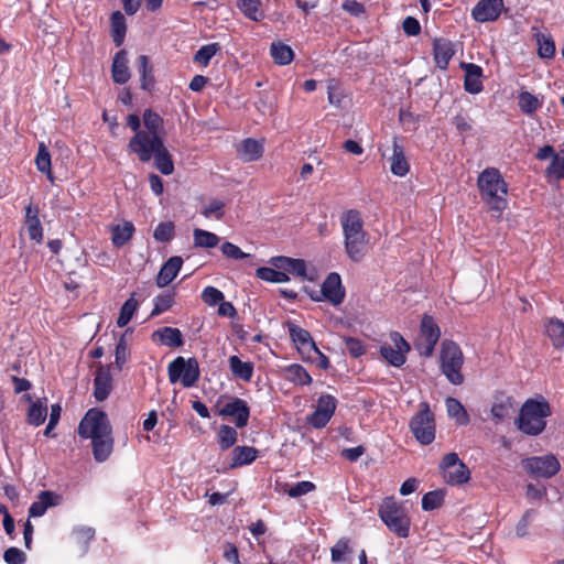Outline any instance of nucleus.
<instances>
[{
	"instance_id": "nucleus-1",
	"label": "nucleus",
	"mask_w": 564,
	"mask_h": 564,
	"mask_svg": "<svg viewBox=\"0 0 564 564\" xmlns=\"http://www.w3.org/2000/svg\"><path fill=\"white\" fill-rule=\"evenodd\" d=\"M128 149L142 163L153 160L155 169L163 175L173 174V156L164 144L163 135L138 131V134L130 138Z\"/></svg>"
},
{
	"instance_id": "nucleus-2",
	"label": "nucleus",
	"mask_w": 564,
	"mask_h": 564,
	"mask_svg": "<svg viewBox=\"0 0 564 564\" xmlns=\"http://www.w3.org/2000/svg\"><path fill=\"white\" fill-rule=\"evenodd\" d=\"M340 225L348 258L354 262H360L368 250V235L364 229L361 213L357 209L344 212L340 215Z\"/></svg>"
},
{
	"instance_id": "nucleus-3",
	"label": "nucleus",
	"mask_w": 564,
	"mask_h": 564,
	"mask_svg": "<svg viewBox=\"0 0 564 564\" xmlns=\"http://www.w3.org/2000/svg\"><path fill=\"white\" fill-rule=\"evenodd\" d=\"M481 199L499 215L507 208L508 184L497 167H486L477 178Z\"/></svg>"
},
{
	"instance_id": "nucleus-4",
	"label": "nucleus",
	"mask_w": 564,
	"mask_h": 564,
	"mask_svg": "<svg viewBox=\"0 0 564 564\" xmlns=\"http://www.w3.org/2000/svg\"><path fill=\"white\" fill-rule=\"evenodd\" d=\"M551 414V405L543 397L528 399L520 409L516 424L522 433L536 436L545 430V419Z\"/></svg>"
},
{
	"instance_id": "nucleus-5",
	"label": "nucleus",
	"mask_w": 564,
	"mask_h": 564,
	"mask_svg": "<svg viewBox=\"0 0 564 564\" xmlns=\"http://www.w3.org/2000/svg\"><path fill=\"white\" fill-rule=\"evenodd\" d=\"M463 365L464 354L458 344L453 340H444L440 352V369L454 386L464 383Z\"/></svg>"
},
{
	"instance_id": "nucleus-6",
	"label": "nucleus",
	"mask_w": 564,
	"mask_h": 564,
	"mask_svg": "<svg viewBox=\"0 0 564 564\" xmlns=\"http://www.w3.org/2000/svg\"><path fill=\"white\" fill-rule=\"evenodd\" d=\"M378 516L387 528L399 538L410 534L411 519L405 509L393 498H386L378 510Z\"/></svg>"
},
{
	"instance_id": "nucleus-7",
	"label": "nucleus",
	"mask_w": 564,
	"mask_h": 564,
	"mask_svg": "<svg viewBox=\"0 0 564 564\" xmlns=\"http://www.w3.org/2000/svg\"><path fill=\"white\" fill-rule=\"evenodd\" d=\"M409 427L415 440L421 445H430L435 440V415L427 402L420 404V410L411 417Z\"/></svg>"
},
{
	"instance_id": "nucleus-8",
	"label": "nucleus",
	"mask_w": 564,
	"mask_h": 564,
	"mask_svg": "<svg viewBox=\"0 0 564 564\" xmlns=\"http://www.w3.org/2000/svg\"><path fill=\"white\" fill-rule=\"evenodd\" d=\"M167 375L171 383L180 381L184 388L195 387L200 377L198 361L195 357L185 359L178 356L169 364Z\"/></svg>"
},
{
	"instance_id": "nucleus-9",
	"label": "nucleus",
	"mask_w": 564,
	"mask_h": 564,
	"mask_svg": "<svg viewBox=\"0 0 564 564\" xmlns=\"http://www.w3.org/2000/svg\"><path fill=\"white\" fill-rule=\"evenodd\" d=\"M77 432L82 438L91 440L104 434H111L112 427L105 411L91 408L80 420Z\"/></svg>"
},
{
	"instance_id": "nucleus-10",
	"label": "nucleus",
	"mask_w": 564,
	"mask_h": 564,
	"mask_svg": "<svg viewBox=\"0 0 564 564\" xmlns=\"http://www.w3.org/2000/svg\"><path fill=\"white\" fill-rule=\"evenodd\" d=\"M440 469L446 484L459 486L470 479V470L455 452L446 454L440 463Z\"/></svg>"
},
{
	"instance_id": "nucleus-11",
	"label": "nucleus",
	"mask_w": 564,
	"mask_h": 564,
	"mask_svg": "<svg viewBox=\"0 0 564 564\" xmlns=\"http://www.w3.org/2000/svg\"><path fill=\"white\" fill-rule=\"evenodd\" d=\"M389 337L391 344H382L380 355L389 365L400 368L405 364L411 346L399 332H391Z\"/></svg>"
},
{
	"instance_id": "nucleus-12",
	"label": "nucleus",
	"mask_w": 564,
	"mask_h": 564,
	"mask_svg": "<svg viewBox=\"0 0 564 564\" xmlns=\"http://www.w3.org/2000/svg\"><path fill=\"white\" fill-rule=\"evenodd\" d=\"M522 467L533 477L551 478L560 471L561 464L555 455L547 454L523 459Z\"/></svg>"
},
{
	"instance_id": "nucleus-13",
	"label": "nucleus",
	"mask_w": 564,
	"mask_h": 564,
	"mask_svg": "<svg viewBox=\"0 0 564 564\" xmlns=\"http://www.w3.org/2000/svg\"><path fill=\"white\" fill-rule=\"evenodd\" d=\"M440 337L441 329L434 318L430 315H424L421 321L420 338L416 343L419 354L426 358L431 357Z\"/></svg>"
},
{
	"instance_id": "nucleus-14",
	"label": "nucleus",
	"mask_w": 564,
	"mask_h": 564,
	"mask_svg": "<svg viewBox=\"0 0 564 564\" xmlns=\"http://www.w3.org/2000/svg\"><path fill=\"white\" fill-rule=\"evenodd\" d=\"M288 332L291 340L295 345L304 360L311 359L312 351H317V346L311 333L293 322L286 323Z\"/></svg>"
},
{
	"instance_id": "nucleus-15",
	"label": "nucleus",
	"mask_w": 564,
	"mask_h": 564,
	"mask_svg": "<svg viewBox=\"0 0 564 564\" xmlns=\"http://www.w3.org/2000/svg\"><path fill=\"white\" fill-rule=\"evenodd\" d=\"M503 7V0H480L473 8L471 17L480 23L494 22L501 15Z\"/></svg>"
},
{
	"instance_id": "nucleus-16",
	"label": "nucleus",
	"mask_w": 564,
	"mask_h": 564,
	"mask_svg": "<svg viewBox=\"0 0 564 564\" xmlns=\"http://www.w3.org/2000/svg\"><path fill=\"white\" fill-rule=\"evenodd\" d=\"M219 415L234 417L236 426L242 429L248 424L250 408L243 399L235 397L219 410Z\"/></svg>"
},
{
	"instance_id": "nucleus-17",
	"label": "nucleus",
	"mask_w": 564,
	"mask_h": 564,
	"mask_svg": "<svg viewBox=\"0 0 564 564\" xmlns=\"http://www.w3.org/2000/svg\"><path fill=\"white\" fill-rule=\"evenodd\" d=\"M323 299L337 306L345 300V288L341 284L340 275L337 272H330L321 286Z\"/></svg>"
},
{
	"instance_id": "nucleus-18",
	"label": "nucleus",
	"mask_w": 564,
	"mask_h": 564,
	"mask_svg": "<svg viewBox=\"0 0 564 564\" xmlns=\"http://www.w3.org/2000/svg\"><path fill=\"white\" fill-rule=\"evenodd\" d=\"M462 69L465 72L464 89L465 91L477 95L482 91V77L484 69L481 66L474 63H460Z\"/></svg>"
},
{
	"instance_id": "nucleus-19",
	"label": "nucleus",
	"mask_w": 564,
	"mask_h": 564,
	"mask_svg": "<svg viewBox=\"0 0 564 564\" xmlns=\"http://www.w3.org/2000/svg\"><path fill=\"white\" fill-rule=\"evenodd\" d=\"M113 389L110 366H99L94 378V397L97 401H105Z\"/></svg>"
},
{
	"instance_id": "nucleus-20",
	"label": "nucleus",
	"mask_w": 564,
	"mask_h": 564,
	"mask_svg": "<svg viewBox=\"0 0 564 564\" xmlns=\"http://www.w3.org/2000/svg\"><path fill=\"white\" fill-rule=\"evenodd\" d=\"M454 43L451 40L435 37L433 40V58L436 67L442 70L448 68L449 62L455 55Z\"/></svg>"
},
{
	"instance_id": "nucleus-21",
	"label": "nucleus",
	"mask_w": 564,
	"mask_h": 564,
	"mask_svg": "<svg viewBox=\"0 0 564 564\" xmlns=\"http://www.w3.org/2000/svg\"><path fill=\"white\" fill-rule=\"evenodd\" d=\"M269 262L272 267L283 270L288 275L291 273L301 279L306 278V262L303 259L279 256L271 258Z\"/></svg>"
},
{
	"instance_id": "nucleus-22",
	"label": "nucleus",
	"mask_w": 564,
	"mask_h": 564,
	"mask_svg": "<svg viewBox=\"0 0 564 564\" xmlns=\"http://www.w3.org/2000/svg\"><path fill=\"white\" fill-rule=\"evenodd\" d=\"M24 225L29 238L41 243L43 241V227L40 220V210L36 205L29 204L25 207Z\"/></svg>"
},
{
	"instance_id": "nucleus-23",
	"label": "nucleus",
	"mask_w": 564,
	"mask_h": 564,
	"mask_svg": "<svg viewBox=\"0 0 564 564\" xmlns=\"http://www.w3.org/2000/svg\"><path fill=\"white\" fill-rule=\"evenodd\" d=\"M153 341L171 348L182 347L184 337L182 332L176 327L164 326L154 330L151 335Z\"/></svg>"
},
{
	"instance_id": "nucleus-24",
	"label": "nucleus",
	"mask_w": 564,
	"mask_h": 564,
	"mask_svg": "<svg viewBox=\"0 0 564 564\" xmlns=\"http://www.w3.org/2000/svg\"><path fill=\"white\" fill-rule=\"evenodd\" d=\"M183 265V259L180 256H173L163 263L158 275L156 285L159 288H165L169 285L178 274Z\"/></svg>"
},
{
	"instance_id": "nucleus-25",
	"label": "nucleus",
	"mask_w": 564,
	"mask_h": 564,
	"mask_svg": "<svg viewBox=\"0 0 564 564\" xmlns=\"http://www.w3.org/2000/svg\"><path fill=\"white\" fill-rule=\"evenodd\" d=\"M392 149H393V153L390 159L391 173L395 176L403 177L409 173L410 164L405 158L403 145L399 143L398 137H393Z\"/></svg>"
},
{
	"instance_id": "nucleus-26",
	"label": "nucleus",
	"mask_w": 564,
	"mask_h": 564,
	"mask_svg": "<svg viewBox=\"0 0 564 564\" xmlns=\"http://www.w3.org/2000/svg\"><path fill=\"white\" fill-rule=\"evenodd\" d=\"M263 142L253 138H247L241 141L237 148V153L243 162H254L263 156Z\"/></svg>"
},
{
	"instance_id": "nucleus-27",
	"label": "nucleus",
	"mask_w": 564,
	"mask_h": 564,
	"mask_svg": "<svg viewBox=\"0 0 564 564\" xmlns=\"http://www.w3.org/2000/svg\"><path fill=\"white\" fill-rule=\"evenodd\" d=\"M111 76L113 82L120 85L126 84L130 79L131 75L126 50H120L115 54L111 65Z\"/></svg>"
},
{
	"instance_id": "nucleus-28",
	"label": "nucleus",
	"mask_w": 564,
	"mask_h": 564,
	"mask_svg": "<svg viewBox=\"0 0 564 564\" xmlns=\"http://www.w3.org/2000/svg\"><path fill=\"white\" fill-rule=\"evenodd\" d=\"M25 399L30 402V406L26 413V422L33 426L42 425L47 416V399H37L32 401L30 394L25 395Z\"/></svg>"
},
{
	"instance_id": "nucleus-29",
	"label": "nucleus",
	"mask_w": 564,
	"mask_h": 564,
	"mask_svg": "<svg viewBox=\"0 0 564 564\" xmlns=\"http://www.w3.org/2000/svg\"><path fill=\"white\" fill-rule=\"evenodd\" d=\"M90 441L95 460L98 463L106 462L113 451L115 441L112 433L104 434L102 436L91 438Z\"/></svg>"
},
{
	"instance_id": "nucleus-30",
	"label": "nucleus",
	"mask_w": 564,
	"mask_h": 564,
	"mask_svg": "<svg viewBox=\"0 0 564 564\" xmlns=\"http://www.w3.org/2000/svg\"><path fill=\"white\" fill-rule=\"evenodd\" d=\"M544 334L555 349L564 347V322L557 317H549L544 322Z\"/></svg>"
},
{
	"instance_id": "nucleus-31",
	"label": "nucleus",
	"mask_w": 564,
	"mask_h": 564,
	"mask_svg": "<svg viewBox=\"0 0 564 564\" xmlns=\"http://www.w3.org/2000/svg\"><path fill=\"white\" fill-rule=\"evenodd\" d=\"M58 496L50 490L41 491L37 500L29 508V517H42L50 507L57 505Z\"/></svg>"
},
{
	"instance_id": "nucleus-32",
	"label": "nucleus",
	"mask_w": 564,
	"mask_h": 564,
	"mask_svg": "<svg viewBox=\"0 0 564 564\" xmlns=\"http://www.w3.org/2000/svg\"><path fill=\"white\" fill-rule=\"evenodd\" d=\"M137 67L140 74V87L143 90L151 91L154 87L155 79L149 57L147 55H140L137 58Z\"/></svg>"
},
{
	"instance_id": "nucleus-33",
	"label": "nucleus",
	"mask_w": 564,
	"mask_h": 564,
	"mask_svg": "<svg viewBox=\"0 0 564 564\" xmlns=\"http://www.w3.org/2000/svg\"><path fill=\"white\" fill-rule=\"evenodd\" d=\"M284 378L296 386H310L313 382L311 375L300 364H291L283 369Z\"/></svg>"
},
{
	"instance_id": "nucleus-34",
	"label": "nucleus",
	"mask_w": 564,
	"mask_h": 564,
	"mask_svg": "<svg viewBox=\"0 0 564 564\" xmlns=\"http://www.w3.org/2000/svg\"><path fill=\"white\" fill-rule=\"evenodd\" d=\"M229 368L235 378L249 382L253 376V364L251 361H242L238 356H230L228 359Z\"/></svg>"
},
{
	"instance_id": "nucleus-35",
	"label": "nucleus",
	"mask_w": 564,
	"mask_h": 564,
	"mask_svg": "<svg viewBox=\"0 0 564 564\" xmlns=\"http://www.w3.org/2000/svg\"><path fill=\"white\" fill-rule=\"evenodd\" d=\"M237 8L251 21L260 22L265 18L261 0H237Z\"/></svg>"
},
{
	"instance_id": "nucleus-36",
	"label": "nucleus",
	"mask_w": 564,
	"mask_h": 564,
	"mask_svg": "<svg viewBox=\"0 0 564 564\" xmlns=\"http://www.w3.org/2000/svg\"><path fill=\"white\" fill-rule=\"evenodd\" d=\"M258 449L251 446H236L232 449L231 468L242 467L250 465L258 457Z\"/></svg>"
},
{
	"instance_id": "nucleus-37",
	"label": "nucleus",
	"mask_w": 564,
	"mask_h": 564,
	"mask_svg": "<svg viewBox=\"0 0 564 564\" xmlns=\"http://www.w3.org/2000/svg\"><path fill=\"white\" fill-rule=\"evenodd\" d=\"M110 31L115 45L121 46L124 42L127 23L126 18L120 11L112 12L110 17Z\"/></svg>"
},
{
	"instance_id": "nucleus-38",
	"label": "nucleus",
	"mask_w": 564,
	"mask_h": 564,
	"mask_svg": "<svg viewBox=\"0 0 564 564\" xmlns=\"http://www.w3.org/2000/svg\"><path fill=\"white\" fill-rule=\"evenodd\" d=\"M142 121L145 128L143 132L164 135V120L158 112L152 109H145L142 116Z\"/></svg>"
},
{
	"instance_id": "nucleus-39",
	"label": "nucleus",
	"mask_w": 564,
	"mask_h": 564,
	"mask_svg": "<svg viewBox=\"0 0 564 564\" xmlns=\"http://www.w3.org/2000/svg\"><path fill=\"white\" fill-rule=\"evenodd\" d=\"M352 549L348 538H340L330 549V560L333 563L351 562Z\"/></svg>"
},
{
	"instance_id": "nucleus-40",
	"label": "nucleus",
	"mask_w": 564,
	"mask_h": 564,
	"mask_svg": "<svg viewBox=\"0 0 564 564\" xmlns=\"http://www.w3.org/2000/svg\"><path fill=\"white\" fill-rule=\"evenodd\" d=\"M446 409L449 417L455 419L456 423L460 426H465L470 422L469 414L467 413L464 405L455 398L446 399Z\"/></svg>"
},
{
	"instance_id": "nucleus-41",
	"label": "nucleus",
	"mask_w": 564,
	"mask_h": 564,
	"mask_svg": "<svg viewBox=\"0 0 564 564\" xmlns=\"http://www.w3.org/2000/svg\"><path fill=\"white\" fill-rule=\"evenodd\" d=\"M134 226L130 221H126L122 226L117 225L111 229V240L115 247L124 246L133 236Z\"/></svg>"
},
{
	"instance_id": "nucleus-42",
	"label": "nucleus",
	"mask_w": 564,
	"mask_h": 564,
	"mask_svg": "<svg viewBox=\"0 0 564 564\" xmlns=\"http://www.w3.org/2000/svg\"><path fill=\"white\" fill-rule=\"evenodd\" d=\"M139 307V301L135 299V292L131 293L130 297L120 307L119 316L117 318V326L124 327L129 324L134 313Z\"/></svg>"
},
{
	"instance_id": "nucleus-43",
	"label": "nucleus",
	"mask_w": 564,
	"mask_h": 564,
	"mask_svg": "<svg viewBox=\"0 0 564 564\" xmlns=\"http://www.w3.org/2000/svg\"><path fill=\"white\" fill-rule=\"evenodd\" d=\"M270 53L274 63L278 65H288L294 57L292 48L282 42H273L271 44Z\"/></svg>"
},
{
	"instance_id": "nucleus-44",
	"label": "nucleus",
	"mask_w": 564,
	"mask_h": 564,
	"mask_svg": "<svg viewBox=\"0 0 564 564\" xmlns=\"http://www.w3.org/2000/svg\"><path fill=\"white\" fill-rule=\"evenodd\" d=\"M256 275L257 278L271 283H285L290 281V276L283 272V270L274 267H261L257 269Z\"/></svg>"
},
{
	"instance_id": "nucleus-45",
	"label": "nucleus",
	"mask_w": 564,
	"mask_h": 564,
	"mask_svg": "<svg viewBox=\"0 0 564 564\" xmlns=\"http://www.w3.org/2000/svg\"><path fill=\"white\" fill-rule=\"evenodd\" d=\"M538 56L542 59H551L555 55V43L551 35L544 33L536 34Z\"/></svg>"
},
{
	"instance_id": "nucleus-46",
	"label": "nucleus",
	"mask_w": 564,
	"mask_h": 564,
	"mask_svg": "<svg viewBox=\"0 0 564 564\" xmlns=\"http://www.w3.org/2000/svg\"><path fill=\"white\" fill-rule=\"evenodd\" d=\"M193 237L194 246L199 248H215L220 241L216 234L199 228L194 229Z\"/></svg>"
},
{
	"instance_id": "nucleus-47",
	"label": "nucleus",
	"mask_w": 564,
	"mask_h": 564,
	"mask_svg": "<svg viewBox=\"0 0 564 564\" xmlns=\"http://www.w3.org/2000/svg\"><path fill=\"white\" fill-rule=\"evenodd\" d=\"M174 302L175 293L172 291L156 295L153 299V310L150 316L154 317L169 311L173 306Z\"/></svg>"
},
{
	"instance_id": "nucleus-48",
	"label": "nucleus",
	"mask_w": 564,
	"mask_h": 564,
	"mask_svg": "<svg viewBox=\"0 0 564 564\" xmlns=\"http://www.w3.org/2000/svg\"><path fill=\"white\" fill-rule=\"evenodd\" d=\"M220 44L209 43L203 45L194 55L193 61L203 66H207L210 63V59L220 51Z\"/></svg>"
},
{
	"instance_id": "nucleus-49",
	"label": "nucleus",
	"mask_w": 564,
	"mask_h": 564,
	"mask_svg": "<svg viewBox=\"0 0 564 564\" xmlns=\"http://www.w3.org/2000/svg\"><path fill=\"white\" fill-rule=\"evenodd\" d=\"M218 444L223 451H226L235 445L237 442L238 433L235 427L230 425H220L218 433Z\"/></svg>"
},
{
	"instance_id": "nucleus-50",
	"label": "nucleus",
	"mask_w": 564,
	"mask_h": 564,
	"mask_svg": "<svg viewBox=\"0 0 564 564\" xmlns=\"http://www.w3.org/2000/svg\"><path fill=\"white\" fill-rule=\"evenodd\" d=\"M518 105L523 113L532 115L541 108L542 102L531 93L521 91L518 97Z\"/></svg>"
},
{
	"instance_id": "nucleus-51",
	"label": "nucleus",
	"mask_w": 564,
	"mask_h": 564,
	"mask_svg": "<svg viewBox=\"0 0 564 564\" xmlns=\"http://www.w3.org/2000/svg\"><path fill=\"white\" fill-rule=\"evenodd\" d=\"M130 357V348L127 343L126 334H122L117 341L115 350V366L118 371H121L124 364Z\"/></svg>"
},
{
	"instance_id": "nucleus-52",
	"label": "nucleus",
	"mask_w": 564,
	"mask_h": 564,
	"mask_svg": "<svg viewBox=\"0 0 564 564\" xmlns=\"http://www.w3.org/2000/svg\"><path fill=\"white\" fill-rule=\"evenodd\" d=\"M35 164L40 172L46 174L48 180H53L51 154L44 144L39 147V151L35 158Z\"/></svg>"
},
{
	"instance_id": "nucleus-53",
	"label": "nucleus",
	"mask_w": 564,
	"mask_h": 564,
	"mask_svg": "<svg viewBox=\"0 0 564 564\" xmlns=\"http://www.w3.org/2000/svg\"><path fill=\"white\" fill-rule=\"evenodd\" d=\"M444 503V494L442 490L429 491L422 497V509L432 511L438 509Z\"/></svg>"
},
{
	"instance_id": "nucleus-54",
	"label": "nucleus",
	"mask_w": 564,
	"mask_h": 564,
	"mask_svg": "<svg viewBox=\"0 0 564 564\" xmlns=\"http://www.w3.org/2000/svg\"><path fill=\"white\" fill-rule=\"evenodd\" d=\"M175 236V225L173 221L160 223L153 232V238L160 242H169Z\"/></svg>"
},
{
	"instance_id": "nucleus-55",
	"label": "nucleus",
	"mask_w": 564,
	"mask_h": 564,
	"mask_svg": "<svg viewBox=\"0 0 564 564\" xmlns=\"http://www.w3.org/2000/svg\"><path fill=\"white\" fill-rule=\"evenodd\" d=\"M226 204L219 199H212L208 205H206L202 209V215L205 218L215 217L216 219H221L225 214Z\"/></svg>"
},
{
	"instance_id": "nucleus-56",
	"label": "nucleus",
	"mask_w": 564,
	"mask_h": 564,
	"mask_svg": "<svg viewBox=\"0 0 564 564\" xmlns=\"http://www.w3.org/2000/svg\"><path fill=\"white\" fill-rule=\"evenodd\" d=\"M200 296H202L203 302L205 304H207L208 306H215L225 299L224 293L220 290H218L217 288L212 286V285L206 286L202 291Z\"/></svg>"
},
{
	"instance_id": "nucleus-57",
	"label": "nucleus",
	"mask_w": 564,
	"mask_h": 564,
	"mask_svg": "<svg viewBox=\"0 0 564 564\" xmlns=\"http://www.w3.org/2000/svg\"><path fill=\"white\" fill-rule=\"evenodd\" d=\"M345 348L352 358H359L366 354V346L359 338L346 337Z\"/></svg>"
},
{
	"instance_id": "nucleus-58",
	"label": "nucleus",
	"mask_w": 564,
	"mask_h": 564,
	"mask_svg": "<svg viewBox=\"0 0 564 564\" xmlns=\"http://www.w3.org/2000/svg\"><path fill=\"white\" fill-rule=\"evenodd\" d=\"M545 175L554 177L556 181L564 180V156L554 155V159L545 170Z\"/></svg>"
},
{
	"instance_id": "nucleus-59",
	"label": "nucleus",
	"mask_w": 564,
	"mask_h": 564,
	"mask_svg": "<svg viewBox=\"0 0 564 564\" xmlns=\"http://www.w3.org/2000/svg\"><path fill=\"white\" fill-rule=\"evenodd\" d=\"M316 489V486L314 482L308 480L299 481L294 486H292L290 489L286 490V494L291 498H297L303 495H306L308 492H312Z\"/></svg>"
},
{
	"instance_id": "nucleus-60",
	"label": "nucleus",
	"mask_w": 564,
	"mask_h": 564,
	"mask_svg": "<svg viewBox=\"0 0 564 564\" xmlns=\"http://www.w3.org/2000/svg\"><path fill=\"white\" fill-rule=\"evenodd\" d=\"M220 249L223 254L228 259L242 260L249 257L248 253L243 252L238 246L229 241H225Z\"/></svg>"
},
{
	"instance_id": "nucleus-61",
	"label": "nucleus",
	"mask_w": 564,
	"mask_h": 564,
	"mask_svg": "<svg viewBox=\"0 0 564 564\" xmlns=\"http://www.w3.org/2000/svg\"><path fill=\"white\" fill-rule=\"evenodd\" d=\"M3 560L7 564H24L26 555L20 549L11 546L4 551Z\"/></svg>"
},
{
	"instance_id": "nucleus-62",
	"label": "nucleus",
	"mask_w": 564,
	"mask_h": 564,
	"mask_svg": "<svg viewBox=\"0 0 564 564\" xmlns=\"http://www.w3.org/2000/svg\"><path fill=\"white\" fill-rule=\"evenodd\" d=\"M337 406V400L330 394H322L318 398L317 410L323 411L329 415H334Z\"/></svg>"
},
{
	"instance_id": "nucleus-63",
	"label": "nucleus",
	"mask_w": 564,
	"mask_h": 564,
	"mask_svg": "<svg viewBox=\"0 0 564 564\" xmlns=\"http://www.w3.org/2000/svg\"><path fill=\"white\" fill-rule=\"evenodd\" d=\"M332 415L315 409V411L307 417V422L315 429H323L330 421Z\"/></svg>"
},
{
	"instance_id": "nucleus-64",
	"label": "nucleus",
	"mask_w": 564,
	"mask_h": 564,
	"mask_svg": "<svg viewBox=\"0 0 564 564\" xmlns=\"http://www.w3.org/2000/svg\"><path fill=\"white\" fill-rule=\"evenodd\" d=\"M402 30L408 36H416L422 29L419 20L409 15L402 22Z\"/></svg>"
}]
</instances>
